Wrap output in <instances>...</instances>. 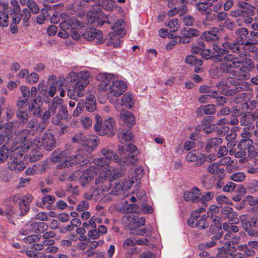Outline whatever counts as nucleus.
Segmentation results:
<instances>
[{"label":"nucleus","instance_id":"obj_53","mask_svg":"<svg viewBox=\"0 0 258 258\" xmlns=\"http://www.w3.org/2000/svg\"><path fill=\"white\" fill-rule=\"evenodd\" d=\"M214 196V193L211 191L206 192L201 198H200V201L203 204H206L211 200Z\"/></svg>","mask_w":258,"mask_h":258},{"label":"nucleus","instance_id":"obj_47","mask_svg":"<svg viewBox=\"0 0 258 258\" xmlns=\"http://www.w3.org/2000/svg\"><path fill=\"white\" fill-rule=\"evenodd\" d=\"M245 178V174L242 172L235 173L230 176L231 179L236 182H241Z\"/></svg>","mask_w":258,"mask_h":258},{"label":"nucleus","instance_id":"obj_23","mask_svg":"<svg viewBox=\"0 0 258 258\" xmlns=\"http://www.w3.org/2000/svg\"><path fill=\"white\" fill-rule=\"evenodd\" d=\"M12 14L11 7L5 5L3 7V12H0V25L2 27H7L9 25V16Z\"/></svg>","mask_w":258,"mask_h":258},{"label":"nucleus","instance_id":"obj_51","mask_svg":"<svg viewBox=\"0 0 258 258\" xmlns=\"http://www.w3.org/2000/svg\"><path fill=\"white\" fill-rule=\"evenodd\" d=\"M33 226L35 227H37L35 230H37L40 233H43L46 231L48 229V225L47 224L44 222H38L33 224Z\"/></svg>","mask_w":258,"mask_h":258},{"label":"nucleus","instance_id":"obj_11","mask_svg":"<svg viewBox=\"0 0 258 258\" xmlns=\"http://www.w3.org/2000/svg\"><path fill=\"white\" fill-rule=\"evenodd\" d=\"M95 118L96 122L94 125V129L99 135L103 136L109 133L112 135L114 134L115 123L112 118L105 119L102 122L101 116L96 114Z\"/></svg>","mask_w":258,"mask_h":258},{"label":"nucleus","instance_id":"obj_27","mask_svg":"<svg viewBox=\"0 0 258 258\" xmlns=\"http://www.w3.org/2000/svg\"><path fill=\"white\" fill-rule=\"evenodd\" d=\"M244 218V216H242L240 217L241 221L242 226L243 229L247 231L248 232V234L250 236H258V231L252 228V226L251 224V220H250V221H248L247 220H244L243 219Z\"/></svg>","mask_w":258,"mask_h":258},{"label":"nucleus","instance_id":"obj_10","mask_svg":"<svg viewBox=\"0 0 258 258\" xmlns=\"http://www.w3.org/2000/svg\"><path fill=\"white\" fill-rule=\"evenodd\" d=\"M87 19L89 23L94 26H101L105 23L109 24L114 22L116 17L114 15H105L101 10L90 11L87 14Z\"/></svg>","mask_w":258,"mask_h":258},{"label":"nucleus","instance_id":"obj_20","mask_svg":"<svg viewBox=\"0 0 258 258\" xmlns=\"http://www.w3.org/2000/svg\"><path fill=\"white\" fill-rule=\"evenodd\" d=\"M200 191L196 187H194L189 190H186L184 192V199L187 202L192 203H197L200 200Z\"/></svg>","mask_w":258,"mask_h":258},{"label":"nucleus","instance_id":"obj_61","mask_svg":"<svg viewBox=\"0 0 258 258\" xmlns=\"http://www.w3.org/2000/svg\"><path fill=\"white\" fill-rule=\"evenodd\" d=\"M31 13L29 9L25 8L23 10L22 14L21 15V18H23V21L25 22H28L31 17Z\"/></svg>","mask_w":258,"mask_h":258},{"label":"nucleus","instance_id":"obj_32","mask_svg":"<svg viewBox=\"0 0 258 258\" xmlns=\"http://www.w3.org/2000/svg\"><path fill=\"white\" fill-rule=\"evenodd\" d=\"M219 163H214L209 165L207 168L209 172L213 174H216L220 178H222L223 176L224 168L219 167Z\"/></svg>","mask_w":258,"mask_h":258},{"label":"nucleus","instance_id":"obj_26","mask_svg":"<svg viewBox=\"0 0 258 258\" xmlns=\"http://www.w3.org/2000/svg\"><path fill=\"white\" fill-rule=\"evenodd\" d=\"M197 10L200 11L202 14L207 15V19L209 20H212L214 17V15H211L212 13V9L209 7V5L207 3H200L197 4L196 6Z\"/></svg>","mask_w":258,"mask_h":258},{"label":"nucleus","instance_id":"obj_50","mask_svg":"<svg viewBox=\"0 0 258 258\" xmlns=\"http://www.w3.org/2000/svg\"><path fill=\"white\" fill-rule=\"evenodd\" d=\"M167 26L173 31H176L179 29L180 24L177 19H173L169 22Z\"/></svg>","mask_w":258,"mask_h":258},{"label":"nucleus","instance_id":"obj_21","mask_svg":"<svg viewBox=\"0 0 258 258\" xmlns=\"http://www.w3.org/2000/svg\"><path fill=\"white\" fill-rule=\"evenodd\" d=\"M61 82L60 81L56 80L53 77H51L48 81L47 89L48 90V96L53 97L56 90H59Z\"/></svg>","mask_w":258,"mask_h":258},{"label":"nucleus","instance_id":"obj_40","mask_svg":"<svg viewBox=\"0 0 258 258\" xmlns=\"http://www.w3.org/2000/svg\"><path fill=\"white\" fill-rule=\"evenodd\" d=\"M222 143V139L219 138H214L209 140L206 147L207 151H209L215 146H218Z\"/></svg>","mask_w":258,"mask_h":258},{"label":"nucleus","instance_id":"obj_14","mask_svg":"<svg viewBox=\"0 0 258 258\" xmlns=\"http://www.w3.org/2000/svg\"><path fill=\"white\" fill-rule=\"evenodd\" d=\"M33 200L30 194L23 195L17 194L10 198L9 200L14 203H19L21 216L25 215L29 210V205Z\"/></svg>","mask_w":258,"mask_h":258},{"label":"nucleus","instance_id":"obj_8","mask_svg":"<svg viewBox=\"0 0 258 258\" xmlns=\"http://www.w3.org/2000/svg\"><path fill=\"white\" fill-rule=\"evenodd\" d=\"M219 60L224 59V62L222 64V70L223 72H230L231 69L234 68L240 67V70L243 72H248L254 68V64L249 58H242L233 55H228L224 57H218Z\"/></svg>","mask_w":258,"mask_h":258},{"label":"nucleus","instance_id":"obj_42","mask_svg":"<svg viewBox=\"0 0 258 258\" xmlns=\"http://www.w3.org/2000/svg\"><path fill=\"white\" fill-rule=\"evenodd\" d=\"M62 99L59 98L58 97H55L53 100V102L50 106L49 107V110L51 111V113H55V109L59 106H60L62 104Z\"/></svg>","mask_w":258,"mask_h":258},{"label":"nucleus","instance_id":"obj_7","mask_svg":"<svg viewBox=\"0 0 258 258\" xmlns=\"http://www.w3.org/2000/svg\"><path fill=\"white\" fill-rule=\"evenodd\" d=\"M28 130H25L21 132L19 131V136L22 134L21 137L26 144L29 145V148H31L35 150L43 146L44 148L47 151H51L55 146V140L53 136L50 133H44L42 138H36L33 141H29L26 138V135L28 134Z\"/></svg>","mask_w":258,"mask_h":258},{"label":"nucleus","instance_id":"obj_19","mask_svg":"<svg viewBox=\"0 0 258 258\" xmlns=\"http://www.w3.org/2000/svg\"><path fill=\"white\" fill-rule=\"evenodd\" d=\"M186 160L189 162H194L196 165L199 166L205 162V155L196 150H194L187 153Z\"/></svg>","mask_w":258,"mask_h":258},{"label":"nucleus","instance_id":"obj_48","mask_svg":"<svg viewBox=\"0 0 258 258\" xmlns=\"http://www.w3.org/2000/svg\"><path fill=\"white\" fill-rule=\"evenodd\" d=\"M81 122L85 128H89L91 127L92 121L90 117L83 116L81 118Z\"/></svg>","mask_w":258,"mask_h":258},{"label":"nucleus","instance_id":"obj_30","mask_svg":"<svg viewBox=\"0 0 258 258\" xmlns=\"http://www.w3.org/2000/svg\"><path fill=\"white\" fill-rule=\"evenodd\" d=\"M130 173L133 175L131 178L129 179H126V180H131L132 179L137 180L138 179H140L144 174V171L142 166L140 165H135L131 170L130 171Z\"/></svg>","mask_w":258,"mask_h":258},{"label":"nucleus","instance_id":"obj_16","mask_svg":"<svg viewBox=\"0 0 258 258\" xmlns=\"http://www.w3.org/2000/svg\"><path fill=\"white\" fill-rule=\"evenodd\" d=\"M96 185L97 187L93 191L92 193L87 192L84 195V198L88 200L93 199L95 201L102 200L104 201L106 199L104 200L103 199L109 194L107 192L108 187L107 186L103 187V186L101 185Z\"/></svg>","mask_w":258,"mask_h":258},{"label":"nucleus","instance_id":"obj_31","mask_svg":"<svg viewBox=\"0 0 258 258\" xmlns=\"http://www.w3.org/2000/svg\"><path fill=\"white\" fill-rule=\"evenodd\" d=\"M123 24V20L119 19L113 25L111 28L113 30V36H114V35H120L121 36H123L124 35L125 30L122 27Z\"/></svg>","mask_w":258,"mask_h":258},{"label":"nucleus","instance_id":"obj_55","mask_svg":"<svg viewBox=\"0 0 258 258\" xmlns=\"http://www.w3.org/2000/svg\"><path fill=\"white\" fill-rule=\"evenodd\" d=\"M9 155V150L5 147L3 146L0 151V160L2 162L5 161Z\"/></svg>","mask_w":258,"mask_h":258},{"label":"nucleus","instance_id":"obj_5","mask_svg":"<svg viewBox=\"0 0 258 258\" xmlns=\"http://www.w3.org/2000/svg\"><path fill=\"white\" fill-rule=\"evenodd\" d=\"M90 74L87 71H82L78 73L70 72L67 79L71 82L76 81L71 85L68 90V96L72 99L77 100L79 97H82L85 93V89L89 84Z\"/></svg>","mask_w":258,"mask_h":258},{"label":"nucleus","instance_id":"obj_6","mask_svg":"<svg viewBox=\"0 0 258 258\" xmlns=\"http://www.w3.org/2000/svg\"><path fill=\"white\" fill-rule=\"evenodd\" d=\"M101 155L103 156L101 157L96 158L93 159L92 163L94 164L97 168H100L105 167L108 164H110L111 161H114L116 163H124L130 164L134 163L136 160V158L134 155L129 156L127 157L123 153V155L120 156L115 153L113 151L107 148H104L100 151Z\"/></svg>","mask_w":258,"mask_h":258},{"label":"nucleus","instance_id":"obj_1","mask_svg":"<svg viewBox=\"0 0 258 258\" xmlns=\"http://www.w3.org/2000/svg\"><path fill=\"white\" fill-rule=\"evenodd\" d=\"M97 169L100 172L95 179L96 185H103V187H108L107 192L110 195H118L122 191L126 190L134 183L133 179L126 180V179L112 183L113 181L121 178L124 173L122 163L115 165L110 164Z\"/></svg>","mask_w":258,"mask_h":258},{"label":"nucleus","instance_id":"obj_58","mask_svg":"<svg viewBox=\"0 0 258 258\" xmlns=\"http://www.w3.org/2000/svg\"><path fill=\"white\" fill-rule=\"evenodd\" d=\"M183 22L184 25L188 26H191L194 25L195 23L194 18L190 15L185 16L183 18Z\"/></svg>","mask_w":258,"mask_h":258},{"label":"nucleus","instance_id":"obj_60","mask_svg":"<svg viewBox=\"0 0 258 258\" xmlns=\"http://www.w3.org/2000/svg\"><path fill=\"white\" fill-rule=\"evenodd\" d=\"M135 245V241L134 239L127 238L124 241L122 247L124 249H128Z\"/></svg>","mask_w":258,"mask_h":258},{"label":"nucleus","instance_id":"obj_63","mask_svg":"<svg viewBox=\"0 0 258 258\" xmlns=\"http://www.w3.org/2000/svg\"><path fill=\"white\" fill-rule=\"evenodd\" d=\"M13 7V10L14 15L20 14L21 8L20 5L16 1H12L11 3Z\"/></svg>","mask_w":258,"mask_h":258},{"label":"nucleus","instance_id":"obj_62","mask_svg":"<svg viewBox=\"0 0 258 258\" xmlns=\"http://www.w3.org/2000/svg\"><path fill=\"white\" fill-rule=\"evenodd\" d=\"M152 211V208L151 206L146 204H144L142 205V207L140 208V209H139L138 213H142L145 214L151 213Z\"/></svg>","mask_w":258,"mask_h":258},{"label":"nucleus","instance_id":"obj_3","mask_svg":"<svg viewBox=\"0 0 258 258\" xmlns=\"http://www.w3.org/2000/svg\"><path fill=\"white\" fill-rule=\"evenodd\" d=\"M100 81L98 90L106 91L107 97H118L124 92L127 88V83L124 81L118 80L117 75L110 73H101L96 77Z\"/></svg>","mask_w":258,"mask_h":258},{"label":"nucleus","instance_id":"obj_28","mask_svg":"<svg viewBox=\"0 0 258 258\" xmlns=\"http://www.w3.org/2000/svg\"><path fill=\"white\" fill-rule=\"evenodd\" d=\"M217 258H243V255L241 253H231L225 251L224 247L219 249V252L217 254Z\"/></svg>","mask_w":258,"mask_h":258},{"label":"nucleus","instance_id":"obj_36","mask_svg":"<svg viewBox=\"0 0 258 258\" xmlns=\"http://www.w3.org/2000/svg\"><path fill=\"white\" fill-rule=\"evenodd\" d=\"M219 212V209L217 206L215 205H212L210 206L209 210L207 212V214L209 217H210L215 224L219 222V217L215 215V214L218 213Z\"/></svg>","mask_w":258,"mask_h":258},{"label":"nucleus","instance_id":"obj_35","mask_svg":"<svg viewBox=\"0 0 258 258\" xmlns=\"http://www.w3.org/2000/svg\"><path fill=\"white\" fill-rule=\"evenodd\" d=\"M219 31L218 28H213L210 31L205 32L201 36L202 39L206 41L215 40L217 39V32Z\"/></svg>","mask_w":258,"mask_h":258},{"label":"nucleus","instance_id":"obj_29","mask_svg":"<svg viewBox=\"0 0 258 258\" xmlns=\"http://www.w3.org/2000/svg\"><path fill=\"white\" fill-rule=\"evenodd\" d=\"M121 105L124 106L127 108H131L135 104V99L133 95L127 92L124 94L121 97Z\"/></svg>","mask_w":258,"mask_h":258},{"label":"nucleus","instance_id":"obj_46","mask_svg":"<svg viewBox=\"0 0 258 258\" xmlns=\"http://www.w3.org/2000/svg\"><path fill=\"white\" fill-rule=\"evenodd\" d=\"M211 97L216 99L217 103L219 105H223L226 102V98L224 97L219 96L216 91H213L211 93Z\"/></svg>","mask_w":258,"mask_h":258},{"label":"nucleus","instance_id":"obj_22","mask_svg":"<svg viewBox=\"0 0 258 258\" xmlns=\"http://www.w3.org/2000/svg\"><path fill=\"white\" fill-rule=\"evenodd\" d=\"M248 33V31L246 28L237 29L235 31L236 41L232 44H235L240 48L239 45H242L246 43V37ZM232 44V43H231Z\"/></svg>","mask_w":258,"mask_h":258},{"label":"nucleus","instance_id":"obj_54","mask_svg":"<svg viewBox=\"0 0 258 258\" xmlns=\"http://www.w3.org/2000/svg\"><path fill=\"white\" fill-rule=\"evenodd\" d=\"M200 109L204 110L206 114H211L215 112V108L214 105L209 104L206 106H202Z\"/></svg>","mask_w":258,"mask_h":258},{"label":"nucleus","instance_id":"obj_24","mask_svg":"<svg viewBox=\"0 0 258 258\" xmlns=\"http://www.w3.org/2000/svg\"><path fill=\"white\" fill-rule=\"evenodd\" d=\"M120 118L123 121L124 124H126L129 128H131L135 123L134 116L130 111L121 109Z\"/></svg>","mask_w":258,"mask_h":258},{"label":"nucleus","instance_id":"obj_9","mask_svg":"<svg viewBox=\"0 0 258 258\" xmlns=\"http://www.w3.org/2000/svg\"><path fill=\"white\" fill-rule=\"evenodd\" d=\"M118 138L119 142L122 144L121 146H119L118 149V154L119 156L123 155V153L127 157L134 155L137 152V149L135 146L132 144L130 142L133 139V135L130 131L120 132L118 134Z\"/></svg>","mask_w":258,"mask_h":258},{"label":"nucleus","instance_id":"obj_64","mask_svg":"<svg viewBox=\"0 0 258 258\" xmlns=\"http://www.w3.org/2000/svg\"><path fill=\"white\" fill-rule=\"evenodd\" d=\"M28 8L34 14H37L39 12V8L37 4L34 1H30L28 5Z\"/></svg>","mask_w":258,"mask_h":258},{"label":"nucleus","instance_id":"obj_17","mask_svg":"<svg viewBox=\"0 0 258 258\" xmlns=\"http://www.w3.org/2000/svg\"><path fill=\"white\" fill-rule=\"evenodd\" d=\"M98 137L94 135H87L82 139L83 149L88 153L92 152L98 145Z\"/></svg>","mask_w":258,"mask_h":258},{"label":"nucleus","instance_id":"obj_56","mask_svg":"<svg viewBox=\"0 0 258 258\" xmlns=\"http://www.w3.org/2000/svg\"><path fill=\"white\" fill-rule=\"evenodd\" d=\"M95 33V29H91L87 31L82 35L84 38L88 40L91 41L94 40V35Z\"/></svg>","mask_w":258,"mask_h":258},{"label":"nucleus","instance_id":"obj_13","mask_svg":"<svg viewBox=\"0 0 258 258\" xmlns=\"http://www.w3.org/2000/svg\"><path fill=\"white\" fill-rule=\"evenodd\" d=\"M222 48L220 45L217 43H214L213 46V49L214 51L218 53L217 55L214 56V59L218 61L221 62L220 65V68L222 70V64L225 61L224 59L222 58V60H219L218 57H224V56H228V55H231V54L226 55V53L229 52L230 51L236 52L239 50V47L235 44H231L230 42H226L222 44Z\"/></svg>","mask_w":258,"mask_h":258},{"label":"nucleus","instance_id":"obj_12","mask_svg":"<svg viewBox=\"0 0 258 258\" xmlns=\"http://www.w3.org/2000/svg\"><path fill=\"white\" fill-rule=\"evenodd\" d=\"M60 17L62 20L60 23V27L62 29L63 32H59L58 35L61 37L67 38L68 36V33L66 30H70L71 28L76 29L83 25L82 23L75 18H72L65 13H61Z\"/></svg>","mask_w":258,"mask_h":258},{"label":"nucleus","instance_id":"obj_33","mask_svg":"<svg viewBox=\"0 0 258 258\" xmlns=\"http://www.w3.org/2000/svg\"><path fill=\"white\" fill-rule=\"evenodd\" d=\"M69 155V150H65L60 153H58L57 151H54L51 156V159L52 162L55 163L58 162H65V159Z\"/></svg>","mask_w":258,"mask_h":258},{"label":"nucleus","instance_id":"obj_2","mask_svg":"<svg viewBox=\"0 0 258 258\" xmlns=\"http://www.w3.org/2000/svg\"><path fill=\"white\" fill-rule=\"evenodd\" d=\"M5 133L6 137L9 139L13 134V131L15 130V134L16 137L15 139V144L12 146L11 151L13 154L11 156H13L14 158L11 161L9 162V167L11 170L16 172H19L23 170L25 168V164L23 160V153L29 149V145L26 144L23 140L21 139L20 142H18V139H20L19 137V130H16L15 126L13 123L8 122L3 127H1Z\"/></svg>","mask_w":258,"mask_h":258},{"label":"nucleus","instance_id":"obj_52","mask_svg":"<svg viewBox=\"0 0 258 258\" xmlns=\"http://www.w3.org/2000/svg\"><path fill=\"white\" fill-rule=\"evenodd\" d=\"M216 200L219 204H226V205H229L232 204L231 201H230L227 197L224 195H219L217 198Z\"/></svg>","mask_w":258,"mask_h":258},{"label":"nucleus","instance_id":"obj_34","mask_svg":"<svg viewBox=\"0 0 258 258\" xmlns=\"http://www.w3.org/2000/svg\"><path fill=\"white\" fill-rule=\"evenodd\" d=\"M85 107L86 110L90 112L96 108L95 98L94 95L90 94L86 99Z\"/></svg>","mask_w":258,"mask_h":258},{"label":"nucleus","instance_id":"obj_45","mask_svg":"<svg viewBox=\"0 0 258 258\" xmlns=\"http://www.w3.org/2000/svg\"><path fill=\"white\" fill-rule=\"evenodd\" d=\"M207 216L203 215L198 221L196 222V227L199 229H205L208 226V224L206 221Z\"/></svg>","mask_w":258,"mask_h":258},{"label":"nucleus","instance_id":"obj_37","mask_svg":"<svg viewBox=\"0 0 258 258\" xmlns=\"http://www.w3.org/2000/svg\"><path fill=\"white\" fill-rule=\"evenodd\" d=\"M55 235V233L52 231L44 233L42 236L43 243L48 245H52L54 243V241L51 238L53 237Z\"/></svg>","mask_w":258,"mask_h":258},{"label":"nucleus","instance_id":"obj_43","mask_svg":"<svg viewBox=\"0 0 258 258\" xmlns=\"http://www.w3.org/2000/svg\"><path fill=\"white\" fill-rule=\"evenodd\" d=\"M252 144V141L251 139L249 138L247 139H244L241 140L238 145V147L240 149H243L245 151L246 149L249 148L250 146H251Z\"/></svg>","mask_w":258,"mask_h":258},{"label":"nucleus","instance_id":"obj_49","mask_svg":"<svg viewBox=\"0 0 258 258\" xmlns=\"http://www.w3.org/2000/svg\"><path fill=\"white\" fill-rule=\"evenodd\" d=\"M84 107V100H81L78 104L75 110L73 112V115L75 117L79 116L83 111V109Z\"/></svg>","mask_w":258,"mask_h":258},{"label":"nucleus","instance_id":"obj_15","mask_svg":"<svg viewBox=\"0 0 258 258\" xmlns=\"http://www.w3.org/2000/svg\"><path fill=\"white\" fill-rule=\"evenodd\" d=\"M70 155V153L69 151V155L65 159V162L58 164L57 166L58 168L71 166L76 163L79 164L81 166H85L84 162L85 157L83 156L81 151L76 155L69 156Z\"/></svg>","mask_w":258,"mask_h":258},{"label":"nucleus","instance_id":"obj_18","mask_svg":"<svg viewBox=\"0 0 258 258\" xmlns=\"http://www.w3.org/2000/svg\"><path fill=\"white\" fill-rule=\"evenodd\" d=\"M98 169L94 164L83 171L80 177V182L82 185L89 183L92 179L97 174Z\"/></svg>","mask_w":258,"mask_h":258},{"label":"nucleus","instance_id":"obj_38","mask_svg":"<svg viewBox=\"0 0 258 258\" xmlns=\"http://www.w3.org/2000/svg\"><path fill=\"white\" fill-rule=\"evenodd\" d=\"M54 200L55 198L54 196L46 195L42 198V202L38 203L37 205L38 207H44L47 204L46 207L48 208L50 207V205L54 202Z\"/></svg>","mask_w":258,"mask_h":258},{"label":"nucleus","instance_id":"obj_41","mask_svg":"<svg viewBox=\"0 0 258 258\" xmlns=\"http://www.w3.org/2000/svg\"><path fill=\"white\" fill-rule=\"evenodd\" d=\"M185 61L189 64H190L196 67L201 66L203 63V61L202 59L197 58L192 55H189L187 56L185 58Z\"/></svg>","mask_w":258,"mask_h":258},{"label":"nucleus","instance_id":"obj_39","mask_svg":"<svg viewBox=\"0 0 258 258\" xmlns=\"http://www.w3.org/2000/svg\"><path fill=\"white\" fill-rule=\"evenodd\" d=\"M101 7L106 11H111L117 8V4L114 0H104L101 4Z\"/></svg>","mask_w":258,"mask_h":258},{"label":"nucleus","instance_id":"obj_4","mask_svg":"<svg viewBox=\"0 0 258 258\" xmlns=\"http://www.w3.org/2000/svg\"><path fill=\"white\" fill-rule=\"evenodd\" d=\"M121 210L127 213L122 219V222L127 227L130 233L134 235L143 236L146 232V228H139L141 226L145 225L146 220L143 217H139L135 216L133 212L137 213L139 212V208H137L135 204H129L125 202L121 208Z\"/></svg>","mask_w":258,"mask_h":258},{"label":"nucleus","instance_id":"obj_59","mask_svg":"<svg viewBox=\"0 0 258 258\" xmlns=\"http://www.w3.org/2000/svg\"><path fill=\"white\" fill-rule=\"evenodd\" d=\"M94 40H96L97 43H102L104 41L102 32L95 29V33L94 35Z\"/></svg>","mask_w":258,"mask_h":258},{"label":"nucleus","instance_id":"obj_44","mask_svg":"<svg viewBox=\"0 0 258 258\" xmlns=\"http://www.w3.org/2000/svg\"><path fill=\"white\" fill-rule=\"evenodd\" d=\"M17 117L22 123L26 122L31 116V113L27 111H19L17 114Z\"/></svg>","mask_w":258,"mask_h":258},{"label":"nucleus","instance_id":"obj_57","mask_svg":"<svg viewBox=\"0 0 258 258\" xmlns=\"http://www.w3.org/2000/svg\"><path fill=\"white\" fill-rule=\"evenodd\" d=\"M39 79V76L36 73H32L26 78V81L30 84L35 83Z\"/></svg>","mask_w":258,"mask_h":258},{"label":"nucleus","instance_id":"obj_25","mask_svg":"<svg viewBox=\"0 0 258 258\" xmlns=\"http://www.w3.org/2000/svg\"><path fill=\"white\" fill-rule=\"evenodd\" d=\"M0 215H5L13 224H14V219L18 218L19 217V214L13 209L11 205L9 206L6 211H4L0 208Z\"/></svg>","mask_w":258,"mask_h":258}]
</instances>
